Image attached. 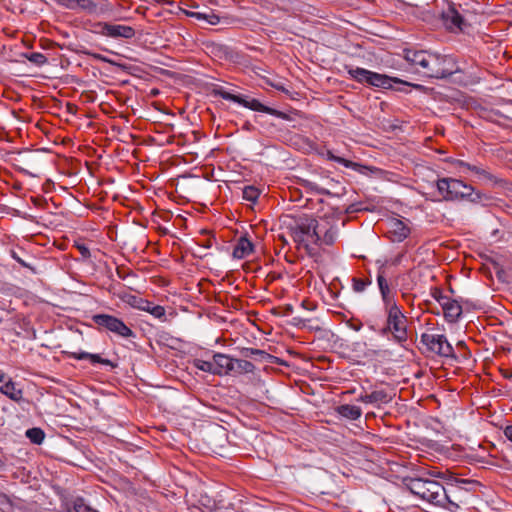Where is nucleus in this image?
Here are the masks:
<instances>
[{
  "mask_svg": "<svg viewBox=\"0 0 512 512\" xmlns=\"http://www.w3.org/2000/svg\"><path fill=\"white\" fill-rule=\"evenodd\" d=\"M5 465V462L4 460H2V458H0V469H2Z\"/></svg>",
  "mask_w": 512,
  "mask_h": 512,
  "instance_id": "nucleus-49",
  "label": "nucleus"
},
{
  "mask_svg": "<svg viewBox=\"0 0 512 512\" xmlns=\"http://www.w3.org/2000/svg\"><path fill=\"white\" fill-rule=\"evenodd\" d=\"M460 166L466 167V168H468L469 170L474 171V172H475V173H477V174H481V173H483V172H484V171H483V170H481L479 167H477V166H472V165H470V164H468V163H465V162H463V161H460Z\"/></svg>",
  "mask_w": 512,
  "mask_h": 512,
  "instance_id": "nucleus-40",
  "label": "nucleus"
},
{
  "mask_svg": "<svg viewBox=\"0 0 512 512\" xmlns=\"http://www.w3.org/2000/svg\"><path fill=\"white\" fill-rule=\"evenodd\" d=\"M504 435L512 442V425H509L504 429Z\"/></svg>",
  "mask_w": 512,
  "mask_h": 512,
  "instance_id": "nucleus-43",
  "label": "nucleus"
},
{
  "mask_svg": "<svg viewBox=\"0 0 512 512\" xmlns=\"http://www.w3.org/2000/svg\"><path fill=\"white\" fill-rule=\"evenodd\" d=\"M405 60L426 78H447L458 71L451 56L432 53L426 50H404Z\"/></svg>",
  "mask_w": 512,
  "mask_h": 512,
  "instance_id": "nucleus-1",
  "label": "nucleus"
},
{
  "mask_svg": "<svg viewBox=\"0 0 512 512\" xmlns=\"http://www.w3.org/2000/svg\"><path fill=\"white\" fill-rule=\"evenodd\" d=\"M116 272L120 279H126L129 275L133 274L131 271L120 267L117 268Z\"/></svg>",
  "mask_w": 512,
  "mask_h": 512,
  "instance_id": "nucleus-37",
  "label": "nucleus"
},
{
  "mask_svg": "<svg viewBox=\"0 0 512 512\" xmlns=\"http://www.w3.org/2000/svg\"><path fill=\"white\" fill-rule=\"evenodd\" d=\"M357 401L359 402H362V403H369V404H372V399L370 398V393L369 394H361Z\"/></svg>",
  "mask_w": 512,
  "mask_h": 512,
  "instance_id": "nucleus-42",
  "label": "nucleus"
},
{
  "mask_svg": "<svg viewBox=\"0 0 512 512\" xmlns=\"http://www.w3.org/2000/svg\"><path fill=\"white\" fill-rule=\"evenodd\" d=\"M306 303H307L306 301H303V302H302V306H303L304 308H306V309H309V308H308V305H306Z\"/></svg>",
  "mask_w": 512,
  "mask_h": 512,
  "instance_id": "nucleus-50",
  "label": "nucleus"
},
{
  "mask_svg": "<svg viewBox=\"0 0 512 512\" xmlns=\"http://www.w3.org/2000/svg\"><path fill=\"white\" fill-rule=\"evenodd\" d=\"M211 94L213 96H219V97H221L224 100H228V101H232V102L238 103V104L242 105L243 107L248 108V109H250L252 111L263 112V113L272 115L274 117H277V118H280V119H283V120H289L290 119V116L287 113H285V112H282V111L277 110L275 108H271L269 106H266V105L262 104L259 100L255 99V98H250L249 96H246V95L232 94V93L226 91L220 85H213V87L211 89Z\"/></svg>",
  "mask_w": 512,
  "mask_h": 512,
  "instance_id": "nucleus-6",
  "label": "nucleus"
},
{
  "mask_svg": "<svg viewBox=\"0 0 512 512\" xmlns=\"http://www.w3.org/2000/svg\"><path fill=\"white\" fill-rule=\"evenodd\" d=\"M12 257H13V258H14V259H15V260L20 264V265H22L23 267H28V268H30V266H29V265H28L24 260H22L20 257H18V256L16 255V253H15V252H13Z\"/></svg>",
  "mask_w": 512,
  "mask_h": 512,
  "instance_id": "nucleus-44",
  "label": "nucleus"
},
{
  "mask_svg": "<svg viewBox=\"0 0 512 512\" xmlns=\"http://www.w3.org/2000/svg\"><path fill=\"white\" fill-rule=\"evenodd\" d=\"M260 191L254 186H245L242 191L244 200L255 203L259 198Z\"/></svg>",
  "mask_w": 512,
  "mask_h": 512,
  "instance_id": "nucleus-30",
  "label": "nucleus"
},
{
  "mask_svg": "<svg viewBox=\"0 0 512 512\" xmlns=\"http://www.w3.org/2000/svg\"><path fill=\"white\" fill-rule=\"evenodd\" d=\"M204 246L205 247H210V242L209 241L205 242Z\"/></svg>",
  "mask_w": 512,
  "mask_h": 512,
  "instance_id": "nucleus-51",
  "label": "nucleus"
},
{
  "mask_svg": "<svg viewBox=\"0 0 512 512\" xmlns=\"http://www.w3.org/2000/svg\"><path fill=\"white\" fill-rule=\"evenodd\" d=\"M372 404L379 406L380 404H387L391 401V397L385 390H375L370 393Z\"/></svg>",
  "mask_w": 512,
  "mask_h": 512,
  "instance_id": "nucleus-27",
  "label": "nucleus"
},
{
  "mask_svg": "<svg viewBox=\"0 0 512 512\" xmlns=\"http://www.w3.org/2000/svg\"><path fill=\"white\" fill-rule=\"evenodd\" d=\"M420 342L426 347L428 352L434 353L440 357H455L454 349L445 335L423 333Z\"/></svg>",
  "mask_w": 512,
  "mask_h": 512,
  "instance_id": "nucleus-8",
  "label": "nucleus"
},
{
  "mask_svg": "<svg viewBox=\"0 0 512 512\" xmlns=\"http://www.w3.org/2000/svg\"><path fill=\"white\" fill-rule=\"evenodd\" d=\"M327 157H328L329 160L334 161V162H336L338 164H341V165H343L346 168H351V169H353L355 171H359L360 172L361 168H363V166L360 165L359 163L353 162L351 160H347V159H345L343 157L335 156L330 151H328Z\"/></svg>",
  "mask_w": 512,
  "mask_h": 512,
  "instance_id": "nucleus-26",
  "label": "nucleus"
},
{
  "mask_svg": "<svg viewBox=\"0 0 512 512\" xmlns=\"http://www.w3.org/2000/svg\"><path fill=\"white\" fill-rule=\"evenodd\" d=\"M27 438L33 443V444H41L44 441L45 433L41 428H30L26 431Z\"/></svg>",
  "mask_w": 512,
  "mask_h": 512,
  "instance_id": "nucleus-28",
  "label": "nucleus"
},
{
  "mask_svg": "<svg viewBox=\"0 0 512 512\" xmlns=\"http://www.w3.org/2000/svg\"><path fill=\"white\" fill-rule=\"evenodd\" d=\"M460 166L466 167V168H468L469 170L474 171V172H475V173H477V174H481V173H483V172H484V171H483V170H481L479 167H477V166H472V165H470V164H468V163H465V162H463V161H460Z\"/></svg>",
  "mask_w": 512,
  "mask_h": 512,
  "instance_id": "nucleus-39",
  "label": "nucleus"
},
{
  "mask_svg": "<svg viewBox=\"0 0 512 512\" xmlns=\"http://www.w3.org/2000/svg\"><path fill=\"white\" fill-rule=\"evenodd\" d=\"M322 233H320V240L317 246L333 245L338 237V229L335 226L321 225Z\"/></svg>",
  "mask_w": 512,
  "mask_h": 512,
  "instance_id": "nucleus-22",
  "label": "nucleus"
},
{
  "mask_svg": "<svg viewBox=\"0 0 512 512\" xmlns=\"http://www.w3.org/2000/svg\"><path fill=\"white\" fill-rule=\"evenodd\" d=\"M377 283L382 296V300L384 305H390V303H396L391 296V291L386 279V271L383 267H381L377 274Z\"/></svg>",
  "mask_w": 512,
  "mask_h": 512,
  "instance_id": "nucleus-18",
  "label": "nucleus"
},
{
  "mask_svg": "<svg viewBox=\"0 0 512 512\" xmlns=\"http://www.w3.org/2000/svg\"><path fill=\"white\" fill-rule=\"evenodd\" d=\"M502 375L506 379H512V369L511 370H509V369L502 370Z\"/></svg>",
  "mask_w": 512,
  "mask_h": 512,
  "instance_id": "nucleus-45",
  "label": "nucleus"
},
{
  "mask_svg": "<svg viewBox=\"0 0 512 512\" xmlns=\"http://www.w3.org/2000/svg\"><path fill=\"white\" fill-rule=\"evenodd\" d=\"M81 8L87 11H93L96 8V4L92 0H75L74 9Z\"/></svg>",
  "mask_w": 512,
  "mask_h": 512,
  "instance_id": "nucleus-35",
  "label": "nucleus"
},
{
  "mask_svg": "<svg viewBox=\"0 0 512 512\" xmlns=\"http://www.w3.org/2000/svg\"><path fill=\"white\" fill-rule=\"evenodd\" d=\"M433 297L438 301V299H440V297H446L445 295L442 294V292L440 290H436L434 293H433Z\"/></svg>",
  "mask_w": 512,
  "mask_h": 512,
  "instance_id": "nucleus-47",
  "label": "nucleus"
},
{
  "mask_svg": "<svg viewBox=\"0 0 512 512\" xmlns=\"http://www.w3.org/2000/svg\"><path fill=\"white\" fill-rule=\"evenodd\" d=\"M214 375H232L234 369V358L224 353H214Z\"/></svg>",
  "mask_w": 512,
  "mask_h": 512,
  "instance_id": "nucleus-13",
  "label": "nucleus"
},
{
  "mask_svg": "<svg viewBox=\"0 0 512 512\" xmlns=\"http://www.w3.org/2000/svg\"><path fill=\"white\" fill-rule=\"evenodd\" d=\"M320 233H322L321 224L313 218H300L291 227L293 240L302 246L308 254L313 253L312 245L319 244Z\"/></svg>",
  "mask_w": 512,
  "mask_h": 512,
  "instance_id": "nucleus-3",
  "label": "nucleus"
},
{
  "mask_svg": "<svg viewBox=\"0 0 512 512\" xmlns=\"http://www.w3.org/2000/svg\"><path fill=\"white\" fill-rule=\"evenodd\" d=\"M193 365L203 371V372H207V373H211L214 375V361H206V360H202V359H194L193 361Z\"/></svg>",
  "mask_w": 512,
  "mask_h": 512,
  "instance_id": "nucleus-31",
  "label": "nucleus"
},
{
  "mask_svg": "<svg viewBox=\"0 0 512 512\" xmlns=\"http://www.w3.org/2000/svg\"><path fill=\"white\" fill-rule=\"evenodd\" d=\"M68 358L75 360H89L91 364H102L106 366L114 367L111 360L102 358L99 354H92L88 352H65Z\"/></svg>",
  "mask_w": 512,
  "mask_h": 512,
  "instance_id": "nucleus-15",
  "label": "nucleus"
},
{
  "mask_svg": "<svg viewBox=\"0 0 512 512\" xmlns=\"http://www.w3.org/2000/svg\"><path fill=\"white\" fill-rule=\"evenodd\" d=\"M254 251L253 243L245 236H242L238 239L234 249H233V257L236 259H243L252 254Z\"/></svg>",
  "mask_w": 512,
  "mask_h": 512,
  "instance_id": "nucleus-19",
  "label": "nucleus"
},
{
  "mask_svg": "<svg viewBox=\"0 0 512 512\" xmlns=\"http://www.w3.org/2000/svg\"><path fill=\"white\" fill-rule=\"evenodd\" d=\"M8 377L6 376V374L0 370V384L4 382L5 379H7Z\"/></svg>",
  "mask_w": 512,
  "mask_h": 512,
  "instance_id": "nucleus-48",
  "label": "nucleus"
},
{
  "mask_svg": "<svg viewBox=\"0 0 512 512\" xmlns=\"http://www.w3.org/2000/svg\"><path fill=\"white\" fill-rule=\"evenodd\" d=\"M415 276V271H408L407 273L399 276L401 281L402 288L406 291H410L414 287L413 278Z\"/></svg>",
  "mask_w": 512,
  "mask_h": 512,
  "instance_id": "nucleus-32",
  "label": "nucleus"
},
{
  "mask_svg": "<svg viewBox=\"0 0 512 512\" xmlns=\"http://www.w3.org/2000/svg\"><path fill=\"white\" fill-rule=\"evenodd\" d=\"M371 281L363 278H353V289L355 292H363Z\"/></svg>",
  "mask_w": 512,
  "mask_h": 512,
  "instance_id": "nucleus-34",
  "label": "nucleus"
},
{
  "mask_svg": "<svg viewBox=\"0 0 512 512\" xmlns=\"http://www.w3.org/2000/svg\"><path fill=\"white\" fill-rule=\"evenodd\" d=\"M403 484L411 494L433 506L446 500L445 487L438 481L430 478H405Z\"/></svg>",
  "mask_w": 512,
  "mask_h": 512,
  "instance_id": "nucleus-2",
  "label": "nucleus"
},
{
  "mask_svg": "<svg viewBox=\"0 0 512 512\" xmlns=\"http://www.w3.org/2000/svg\"><path fill=\"white\" fill-rule=\"evenodd\" d=\"M117 297L121 301H123L124 303H126L127 305H129L130 307H132L134 309L144 311L145 307L149 308V300L144 299L140 296L131 294L129 292H126V291L119 292L117 294Z\"/></svg>",
  "mask_w": 512,
  "mask_h": 512,
  "instance_id": "nucleus-17",
  "label": "nucleus"
},
{
  "mask_svg": "<svg viewBox=\"0 0 512 512\" xmlns=\"http://www.w3.org/2000/svg\"><path fill=\"white\" fill-rule=\"evenodd\" d=\"M53 1L68 8V9H74V1L75 0H53Z\"/></svg>",
  "mask_w": 512,
  "mask_h": 512,
  "instance_id": "nucleus-38",
  "label": "nucleus"
},
{
  "mask_svg": "<svg viewBox=\"0 0 512 512\" xmlns=\"http://www.w3.org/2000/svg\"><path fill=\"white\" fill-rule=\"evenodd\" d=\"M0 392L15 402H20L23 398V391L16 388L11 378L5 379L4 382L0 384Z\"/></svg>",
  "mask_w": 512,
  "mask_h": 512,
  "instance_id": "nucleus-20",
  "label": "nucleus"
},
{
  "mask_svg": "<svg viewBox=\"0 0 512 512\" xmlns=\"http://www.w3.org/2000/svg\"><path fill=\"white\" fill-rule=\"evenodd\" d=\"M385 310L387 313L386 325L382 328L381 333L383 335L391 333L396 343L406 347L408 341L407 317L397 303H390L385 306Z\"/></svg>",
  "mask_w": 512,
  "mask_h": 512,
  "instance_id": "nucleus-5",
  "label": "nucleus"
},
{
  "mask_svg": "<svg viewBox=\"0 0 512 512\" xmlns=\"http://www.w3.org/2000/svg\"><path fill=\"white\" fill-rule=\"evenodd\" d=\"M349 326H350V328H352L353 330H355V331H359V330L362 328V326H363V325H362V323H361V322H359V323H357V324L350 323V324H349Z\"/></svg>",
  "mask_w": 512,
  "mask_h": 512,
  "instance_id": "nucleus-46",
  "label": "nucleus"
},
{
  "mask_svg": "<svg viewBox=\"0 0 512 512\" xmlns=\"http://www.w3.org/2000/svg\"><path fill=\"white\" fill-rule=\"evenodd\" d=\"M94 324H96L100 329H104L109 331L119 337L122 338H132L135 337V333L129 328L123 320L120 318L110 315V314H94L91 317Z\"/></svg>",
  "mask_w": 512,
  "mask_h": 512,
  "instance_id": "nucleus-7",
  "label": "nucleus"
},
{
  "mask_svg": "<svg viewBox=\"0 0 512 512\" xmlns=\"http://www.w3.org/2000/svg\"><path fill=\"white\" fill-rule=\"evenodd\" d=\"M335 411L338 415L348 420H357L362 415V410L359 406L350 404L339 405L335 408Z\"/></svg>",
  "mask_w": 512,
  "mask_h": 512,
  "instance_id": "nucleus-21",
  "label": "nucleus"
},
{
  "mask_svg": "<svg viewBox=\"0 0 512 512\" xmlns=\"http://www.w3.org/2000/svg\"><path fill=\"white\" fill-rule=\"evenodd\" d=\"M347 73L355 81L369 86L390 89L394 84H401L405 86H413L419 88L420 85H413L409 82L403 81L396 77H390L385 74H380L360 67L346 66Z\"/></svg>",
  "mask_w": 512,
  "mask_h": 512,
  "instance_id": "nucleus-4",
  "label": "nucleus"
},
{
  "mask_svg": "<svg viewBox=\"0 0 512 512\" xmlns=\"http://www.w3.org/2000/svg\"><path fill=\"white\" fill-rule=\"evenodd\" d=\"M461 180L455 178H441L436 182L439 194L446 201H453L459 199V190L461 188Z\"/></svg>",
  "mask_w": 512,
  "mask_h": 512,
  "instance_id": "nucleus-10",
  "label": "nucleus"
},
{
  "mask_svg": "<svg viewBox=\"0 0 512 512\" xmlns=\"http://www.w3.org/2000/svg\"><path fill=\"white\" fill-rule=\"evenodd\" d=\"M389 227V233H391L392 240L395 242H402L410 234V228L399 219H392L389 223Z\"/></svg>",
  "mask_w": 512,
  "mask_h": 512,
  "instance_id": "nucleus-16",
  "label": "nucleus"
},
{
  "mask_svg": "<svg viewBox=\"0 0 512 512\" xmlns=\"http://www.w3.org/2000/svg\"><path fill=\"white\" fill-rule=\"evenodd\" d=\"M255 366L252 362L245 359L234 358V369L232 375L253 373Z\"/></svg>",
  "mask_w": 512,
  "mask_h": 512,
  "instance_id": "nucleus-24",
  "label": "nucleus"
},
{
  "mask_svg": "<svg viewBox=\"0 0 512 512\" xmlns=\"http://www.w3.org/2000/svg\"><path fill=\"white\" fill-rule=\"evenodd\" d=\"M187 15L197 20L206 21L210 25H217L220 23V17L213 12H187Z\"/></svg>",
  "mask_w": 512,
  "mask_h": 512,
  "instance_id": "nucleus-25",
  "label": "nucleus"
},
{
  "mask_svg": "<svg viewBox=\"0 0 512 512\" xmlns=\"http://www.w3.org/2000/svg\"><path fill=\"white\" fill-rule=\"evenodd\" d=\"M77 248L83 257L88 258L91 256L90 250L87 246L78 245Z\"/></svg>",
  "mask_w": 512,
  "mask_h": 512,
  "instance_id": "nucleus-41",
  "label": "nucleus"
},
{
  "mask_svg": "<svg viewBox=\"0 0 512 512\" xmlns=\"http://www.w3.org/2000/svg\"><path fill=\"white\" fill-rule=\"evenodd\" d=\"M31 63L42 66L47 62V58L43 53L40 52H32L24 55Z\"/></svg>",
  "mask_w": 512,
  "mask_h": 512,
  "instance_id": "nucleus-33",
  "label": "nucleus"
},
{
  "mask_svg": "<svg viewBox=\"0 0 512 512\" xmlns=\"http://www.w3.org/2000/svg\"><path fill=\"white\" fill-rule=\"evenodd\" d=\"M441 17L448 30L454 31L463 29L464 19L454 3H450L448 7L442 11Z\"/></svg>",
  "mask_w": 512,
  "mask_h": 512,
  "instance_id": "nucleus-11",
  "label": "nucleus"
},
{
  "mask_svg": "<svg viewBox=\"0 0 512 512\" xmlns=\"http://www.w3.org/2000/svg\"><path fill=\"white\" fill-rule=\"evenodd\" d=\"M144 312L150 313L153 317L159 320H165L166 317L165 308L161 305H155L151 301H149V308L145 307Z\"/></svg>",
  "mask_w": 512,
  "mask_h": 512,
  "instance_id": "nucleus-29",
  "label": "nucleus"
},
{
  "mask_svg": "<svg viewBox=\"0 0 512 512\" xmlns=\"http://www.w3.org/2000/svg\"><path fill=\"white\" fill-rule=\"evenodd\" d=\"M445 494L447 495L446 500L438 504L437 507L451 512H457L460 508V503L463 502L460 497V489L453 486L449 489L445 488Z\"/></svg>",
  "mask_w": 512,
  "mask_h": 512,
  "instance_id": "nucleus-14",
  "label": "nucleus"
},
{
  "mask_svg": "<svg viewBox=\"0 0 512 512\" xmlns=\"http://www.w3.org/2000/svg\"><path fill=\"white\" fill-rule=\"evenodd\" d=\"M241 356L244 358H256L261 361H268L273 356L269 353L265 352L264 350L256 349V348H249L244 347L240 350Z\"/></svg>",
  "mask_w": 512,
  "mask_h": 512,
  "instance_id": "nucleus-23",
  "label": "nucleus"
},
{
  "mask_svg": "<svg viewBox=\"0 0 512 512\" xmlns=\"http://www.w3.org/2000/svg\"><path fill=\"white\" fill-rule=\"evenodd\" d=\"M474 192V188L462 181L461 188L459 190V199H470Z\"/></svg>",
  "mask_w": 512,
  "mask_h": 512,
  "instance_id": "nucleus-36",
  "label": "nucleus"
},
{
  "mask_svg": "<svg viewBox=\"0 0 512 512\" xmlns=\"http://www.w3.org/2000/svg\"><path fill=\"white\" fill-rule=\"evenodd\" d=\"M438 303L441 305L444 317L448 322H456L462 314V306L457 300L450 297H440Z\"/></svg>",
  "mask_w": 512,
  "mask_h": 512,
  "instance_id": "nucleus-12",
  "label": "nucleus"
},
{
  "mask_svg": "<svg viewBox=\"0 0 512 512\" xmlns=\"http://www.w3.org/2000/svg\"><path fill=\"white\" fill-rule=\"evenodd\" d=\"M92 32L113 39H131L135 36V29L128 25L96 22L92 25Z\"/></svg>",
  "mask_w": 512,
  "mask_h": 512,
  "instance_id": "nucleus-9",
  "label": "nucleus"
}]
</instances>
